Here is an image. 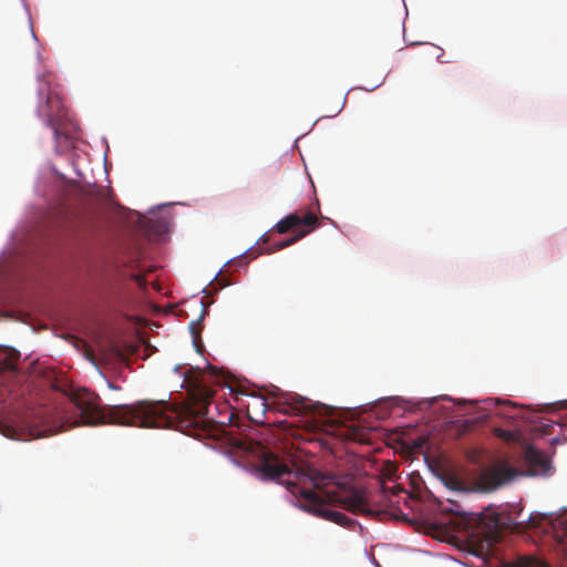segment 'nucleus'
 <instances>
[{"label": "nucleus", "mask_w": 567, "mask_h": 567, "mask_svg": "<svg viewBox=\"0 0 567 567\" xmlns=\"http://www.w3.org/2000/svg\"><path fill=\"white\" fill-rule=\"evenodd\" d=\"M464 530L476 555L487 554L501 539L505 522L495 512L470 514L464 517Z\"/></svg>", "instance_id": "obj_4"}, {"label": "nucleus", "mask_w": 567, "mask_h": 567, "mask_svg": "<svg viewBox=\"0 0 567 567\" xmlns=\"http://www.w3.org/2000/svg\"><path fill=\"white\" fill-rule=\"evenodd\" d=\"M525 460L530 475H549L551 471L550 460L542 451L528 446L525 451Z\"/></svg>", "instance_id": "obj_10"}, {"label": "nucleus", "mask_w": 567, "mask_h": 567, "mask_svg": "<svg viewBox=\"0 0 567 567\" xmlns=\"http://www.w3.org/2000/svg\"><path fill=\"white\" fill-rule=\"evenodd\" d=\"M221 373L213 365H207L206 370L193 369L185 373V379L189 386V399L192 406H177L163 400V414L169 419V425L147 426L148 429H175L184 433L192 434V431H206L199 423L204 422L200 417L208 414V406L212 402L215 391L208 383H219ZM198 435V432H195Z\"/></svg>", "instance_id": "obj_3"}, {"label": "nucleus", "mask_w": 567, "mask_h": 567, "mask_svg": "<svg viewBox=\"0 0 567 567\" xmlns=\"http://www.w3.org/2000/svg\"><path fill=\"white\" fill-rule=\"evenodd\" d=\"M37 112L47 125L58 133V122L65 116V109L59 92L53 89L48 80L40 81L38 89Z\"/></svg>", "instance_id": "obj_7"}, {"label": "nucleus", "mask_w": 567, "mask_h": 567, "mask_svg": "<svg viewBox=\"0 0 567 567\" xmlns=\"http://www.w3.org/2000/svg\"><path fill=\"white\" fill-rule=\"evenodd\" d=\"M200 305H203V302H200ZM205 313H206V308L204 306H202V312H200L199 319L197 321H192L189 323V330L192 332L193 341H194V344L196 348H198V339H199L200 331H202L200 320L204 318Z\"/></svg>", "instance_id": "obj_13"}, {"label": "nucleus", "mask_w": 567, "mask_h": 567, "mask_svg": "<svg viewBox=\"0 0 567 567\" xmlns=\"http://www.w3.org/2000/svg\"><path fill=\"white\" fill-rule=\"evenodd\" d=\"M262 477L278 481L298 498L299 506L320 518L342 527H352L355 522L346 514L329 507L340 506L353 514L370 516L373 511L369 507L365 493L353 486L334 482V476L322 473L315 467L291 472L274 453H265L258 465Z\"/></svg>", "instance_id": "obj_1"}, {"label": "nucleus", "mask_w": 567, "mask_h": 567, "mask_svg": "<svg viewBox=\"0 0 567 567\" xmlns=\"http://www.w3.org/2000/svg\"><path fill=\"white\" fill-rule=\"evenodd\" d=\"M527 528H542L544 533H551L557 542L567 538V508L558 512L532 513L527 519Z\"/></svg>", "instance_id": "obj_8"}, {"label": "nucleus", "mask_w": 567, "mask_h": 567, "mask_svg": "<svg viewBox=\"0 0 567 567\" xmlns=\"http://www.w3.org/2000/svg\"><path fill=\"white\" fill-rule=\"evenodd\" d=\"M496 567H548V566L533 556H522V557L517 558V560H515V561L501 563Z\"/></svg>", "instance_id": "obj_11"}, {"label": "nucleus", "mask_w": 567, "mask_h": 567, "mask_svg": "<svg viewBox=\"0 0 567 567\" xmlns=\"http://www.w3.org/2000/svg\"><path fill=\"white\" fill-rule=\"evenodd\" d=\"M14 359L16 358H12L11 355L0 358V374L16 370Z\"/></svg>", "instance_id": "obj_14"}, {"label": "nucleus", "mask_w": 567, "mask_h": 567, "mask_svg": "<svg viewBox=\"0 0 567 567\" xmlns=\"http://www.w3.org/2000/svg\"><path fill=\"white\" fill-rule=\"evenodd\" d=\"M443 484L455 492H468L465 486V483L454 473H444L441 476Z\"/></svg>", "instance_id": "obj_12"}, {"label": "nucleus", "mask_w": 567, "mask_h": 567, "mask_svg": "<svg viewBox=\"0 0 567 567\" xmlns=\"http://www.w3.org/2000/svg\"><path fill=\"white\" fill-rule=\"evenodd\" d=\"M259 400H260V404H261L262 406H265V405H266L265 399H264V398H260Z\"/></svg>", "instance_id": "obj_16"}, {"label": "nucleus", "mask_w": 567, "mask_h": 567, "mask_svg": "<svg viewBox=\"0 0 567 567\" xmlns=\"http://www.w3.org/2000/svg\"><path fill=\"white\" fill-rule=\"evenodd\" d=\"M319 226L320 221L313 212L308 210L302 215H300L298 212H295L287 215L275 225V229L279 234H286L293 229L295 235L288 239L274 244L269 248L268 252L271 254L296 244Z\"/></svg>", "instance_id": "obj_5"}, {"label": "nucleus", "mask_w": 567, "mask_h": 567, "mask_svg": "<svg viewBox=\"0 0 567 567\" xmlns=\"http://www.w3.org/2000/svg\"><path fill=\"white\" fill-rule=\"evenodd\" d=\"M72 408L55 411L48 420V429L41 435H53L79 425L110 423L126 426L169 425L163 414L162 401L141 400L133 404L102 406L97 394L87 389H78L70 395Z\"/></svg>", "instance_id": "obj_2"}, {"label": "nucleus", "mask_w": 567, "mask_h": 567, "mask_svg": "<svg viewBox=\"0 0 567 567\" xmlns=\"http://www.w3.org/2000/svg\"><path fill=\"white\" fill-rule=\"evenodd\" d=\"M516 476V471L506 464H496L481 471L475 480V486L480 492H494L509 483Z\"/></svg>", "instance_id": "obj_9"}, {"label": "nucleus", "mask_w": 567, "mask_h": 567, "mask_svg": "<svg viewBox=\"0 0 567 567\" xmlns=\"http://www.w3.org/2000/svg\"><path fill=\"white\" fill-rule=\"evenodd\" d=\"M494 434L497 437H499V439H502V440H504L506 442L514 441L515 437H516V435H515V433L513 431L505 430V429H502V427H495L494 429Z\"/></svg>", "instance_id": "obj_15"}, {"label": "nucleus", "mask_w": 567, "mask_h": 567, "mask_svg": "<svg viewBox=\"0 0 567 567\" xmlns=\"http://www.w3.org/2000/svg\"><path fill=\"white\" fill-rule=\"evenodd\" d=\"M274 408L282 414L291 416H327L331 409L322 403H312L309 399L295 393H278L275 395Z\"/></svg>", "instance_id": "obj_6"}]
</instances>
